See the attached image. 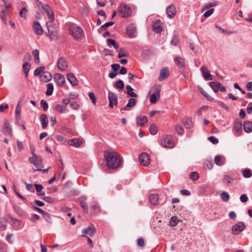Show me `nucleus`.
Here are the masks:
<instances>
[{"label":"nucleus","instance_id":"e2e57ef3","mask_svg":"<svg viewBox=\"0 0 252 252\" xmlns=\"http://www.w3.org/2000/svg\"><path fill=\"white\" fill-rule=\"evenodd\" d=\"M233 178L229 175H225L223 177V182L226 184H229L231 182Z\"/></svg>","mask_w":252,"mask_h":252},{"label":"nucleus","instance_id":"bb28decb","mask_svg":"<svg viewBox=\"0 0 252 252\" xmlns=\"http://www.w3.org/2000/svg\"><path fill=\"white\" fill-rule=\"evenodd\" d=\"M40 122L42 127L44 129L46 128L48 124V118L46 114H42L40 116Z\"/></svg>","mask_w":252,"mask_h":252},{"label":"nucleus","instance_id":"a878e982","mask_svg":"<svg viewBox=\"0 0 252 252\" xmlns=\"http://www.w3.org/2000/svg\"><path fill=\"white\" fill-rule=\"evenodd\" d=\"M158 198L159 197L157 194H151L149 196L150 202L154 205H156L159 203Z\"/></svg>","mask_w":252,"mask_h":252},{"label":"nucleus","instance_id":"1a4fd4ad","mask_svg":"<svg viewBox=\"0 0 252 252\" xmlns=\"http://www.w3.org/2000/svg\"><path fill=\"white\" fill-rule=\"evenodd\" d=\"M108 100L109 101V107L111 108L114 107V105L117 106L118 105V99L116 95L112 93L109 92L108 93Z\"/></svg>","mask_w":252,"mask_h":252},{"label":"nucleus","instance_id":"423d86ee","mask_svg":"<svg viewBox=\"0 0 252 252\" xmlns=\"http://www.w3.org/2000/svg\"><path fill=\"white\" fill-rule=\"evenodd\" d=\"M161 144L165 148H173L174 147V142L171 135H166L163 136L161 140Z\"/></svg>","mask_w":252,"mask_h":252},{"label":"nucleus","instance_id":"412c9836","mask_svg":"<svg viewBox=\"0 0 252 252\" xmlns=\"http://www.w3.org/2000/svg\"><path fill=\"white\" fill-rule=\"evenodd\" d=\"M67 79L68 81L70 82V83L73 86H76L78 84V80L73 73H68L67 75Z\"/></svg>","mask_w":252,"mask_h":252},{"label":"nucleus","instance_id":"603ef678","mask_svg":"<svg viewBox=\"0 0 252 252\" xmlns=\"http://www.w3.org/2000/svg\"><path fill=\"white\" fill-rule=\"evenodd\" d=\"M154 93L160 95V93L161 91V86L159 85H155L153 88Z\"/></svg>","mask_w":252,"mask_h":252},{"label":"nucleus","instance_id":"9d476101","mask_svg":"<svg viewBox=\"0 0 252 252\" xmlns=\"http://www.w3.org/2000/svg\"><path fill=\"white\" fill-rule=\"evenodd\" d=\"M58 68L61 71L66 70L68 66V64L66 59L64 57H61L58 61Z\"/></svg>","mask_w":252,"mask_h":252},{"label":"nucleus","instance_id":"a19ab883","mask_svg":"<svg viewBox=\"0 0 252 252\" xmlns=\"http://www.w3.org/2000/svg\"><path fill=\"white\" fill-rule=\"evenodd\" d=\"M107 44L109 46H113L116 49H117L119 48L118 44L113 39H108Z\"/></svg>","mask_w":252,"mask_h":252},{"label":"nucleus","instance_id":"4be33fe9","mask_svg":"<svg viewBox=\"0 0 252 252\" xmlns=\"http://www.w3.org/2000/svg\"><path fill=\"white\" fill-rule=\"evenodd\" d=\"M52 75L48 72H44L40 75V78L41 81L43 82H47L52 79Z\"/></svg>","mask_w":252,"mask_h":252},{"label":"nucleus","instance_id":"e433bc0d","mask_svg":"<svg viewBox=\"0 0 252 252\" xmlns=\"http://www.w3.org/2000/svg\"><path fill=\"white\" fill-rule=\"evenodd\" d=\"M129 55L128 52L123 48H120L118 55V58L127 57Z\"/></svg>","mask_w":252,"mask_h":252},{"label":"nucleus","instance_id":"09e8293b","mask_svg":"<svg viewBox=\"0 0 252 252\" xmlns=\"http://www.w3.org/2000/svg\"><path fill=\"white\" fill-rule=\"evenodd\" d=\"M137 103V100L134 98H131L128 100V102L127 104V106L129 108L134 107Z\"/></svg>","mask_w":252,"mask_h":252},{"label":"nucleus","instance_id":"4468645a","mask_svg":"<svg viewBox=\"0 0 252 252\" xmlns=\"http://www.w3.org/2000/svg\"><path fill=\"white\" fill-rule=\"evenodd\" d=\"M170 75V73L167 67L163 68L160 72L158 80L160 81L164 80Z\"/></svg>","mask_w":252,"mask_h":252},{"label":"nucleus","instance_id":"a18cd8bd","mask_svg":"<svg viewBox=\"0 0 252 252\" xmlns=\"http://www.w3.org/2000/svg\"><path fill=\"white\" fill-rule=\"evenodd\" d=\"M184 126L187 128H190L193 126V123L190 119H187L184 121Z\"/></svg>","mask_w":252,"mask_h":252},{"label":"nucleus","instance_id":"37998d69","mask_svg":"<svg viewBox=\"0 0 252 252\" xmlns=\"http://www.w3.org/2000/svg\"><path fill=\"white\" fill-rule=\"evenodd\" d=\"M47 89L46 92V94L49 96L52 94L54 90V87L52 84L48 83L47 85Z\"/></svg>","mask_w":252,"mask_h":252},{"label":"nucleus","instance_id":"680f3d73","mask_svg":"<svg viewBox=\"0 0 252 252\" xmlns=\"http://www.w3.org/2000/svg\"><path fill=\"white\" fill-rule=\"evenodd\" d=\"M221 199L225 202H227L229 199V195L228 193L226 192H223L221 195Z\"/></svg>","mask_w":252,"mask_h":252},{"label":"nucleus","instance_id":"0eeeda50","mask_svg":"<svg viewBox=\"0 0 252 252\" xmlns=\"http://www.w3.org/2000/svg\"><path fill=\"white\" fill-rule=\"evenodd\" d=\"M139 161L142 165L147 166L151 162L150 157L147 153H142L139 157Z\"/></svg>","mask_w":252,"mask_h":252},{"label":"nucleus","instance_id":"20e7f679","mask_svg":"<svg viewBox=\"0 0 252 252\" xmlns=\"http://www.w3.org/2000/svg\"><path fill=\"white\" fill-rule=\"evenodd\" d=\"M29 161L30 163L33 164L35 167L34 169V171H36L41 170V168L43 167L42 165V159L40 156H36L33 152H32V157L29 158Z\"/></svg>","mask_w":252,"mask_h":252},{"label":"nucleus","instance_id":"c756f323","mask_svg":"<svg viewBox=\"0 0 252 252\" xmlns=\"http://www.w3.org/2000/svg\"><path fill=\"white\" fill-rule=\"evenodd\" d=\"M68 144L70 145L78 148L80 147L82 144V141L77 138H74L69 140Z\"/></svg>","mask_w":252,"mask_h":252},{"label":"nucleus","instance_id":"7ed1b4c3","mask_svg":"<svg viewBox=\"0 0 252 252\" xmlns=\"http://www.w3.org/2000/svg\"><path fill=\"white\" fill-rule=\"evenodd\" d=\"M118 13L121 17L127 18L131 15L132 9L126 4L122 3L119 5Z\"/></svg>","mask_w":252,"mask_h":252},{"label":"nucleus","instance_id":"c85d7f7f","mask_svg":"<svg viewBox=\"0 0 252 252\" xmlns=\"http://www.w3.org/2000/svg\"><path fill=\"white\" fill-rule=\"evenodd\" d=\"M147 123L148 119L145 116L139 117L137 118V125L138 126H142Z\"/></svg>","mask_w":252,"mask_h":252},{"label":"nucleus","instance_id":"473e14b6","mask_svg":"<svg viewBox=\"0 0 252 252\" xmlns=\"http://www.w3.org/2000/svg\"><path fill=\"white\" fill-rule=\"evenodd\" d=\"M126 94L131 97H137V94L133 92V89L129 85L126 86Z\"/></svg>","mask_w":252,"mask_h":252},{"label":"nucleus","instance_id":"6ab92c4d","mask_svg":"<svg viewBox=\"0 0 252 252\" xmlns=\"http://www.w3.org/2000/svg\"><path fill=\"white\" fill-rule=\"evenodd\" d=\"M3 130L4 132L7 135L12 134V128L8 123V121L6 119H4L3 124Z\"/></svg>","mask_w":252,"mask_h":252},{"label":"nucleus","instance_id":"de8ad7c7","mask_svg":"<svg viewBox=\"0 0 252 252\" xmlns=\"http://www.w3.org/2000/svg\"><path fill=\"white\" fill-rule=\"evenodd\" d=\"M179 42V36L175 34L173 36L172 39L170 41V43L172 45L177 46V44H178Z\"/></svg>","mask_w":252,"mask_h":252},{"label":"nucleus","instance_id":"f8f14e48","mask_svg":"<svg viewBox=\"0 0 252 252\" xmlns=\"http://www.w3.org/2000/svg\"><path fill=\"white\" fill-rule=\"evenodd\" d=\"M42 8L46 12L48 18L50 19V21L53 22L55 20L54 13L49 5L48 4L43 5Z\"/></svg>","mask_w":252,"mask_h":252},{"label":"nucleus","instance_id":"8fccbe9b","mask_svg":"<svg viewBox=\"0 0 252 252\" xmlns=\"http://www.w3.org/2000/svg\"><path fill=\"white\" fill-rule=\"evenodd\" d=\"M80 205L83 209L84 213L88 214L89 212L88 207L87 203L84 201H81L80 202Z\"/></svg>","mask_w":252,"mask_h":252},{"label":"nucleus","instance_id":"2eb2a0df","mask_svg":"<svg viewBox=\"0 0 252 252\" xmlns=\"http://www.w3.org/2000/svg\"><path fill=\"white\" fill-rule=\"evenodd\" d=\"M163 23L159 21H156L153 25V28L155 32L160 33L163 31Z\"/></svg>","mask_w":252,"mask_h":252},{"label":"nucleus","instance_id":"393cba45","mask_svg":"<svg viewBox=\"0 0 252 252\" xmlns=\"http://www.w3.org/2000/svg\"><path fill=\"white\" fill-rule=\"evenodd\" d=\"M91 210L93 214H97L100 212V206L96 202H93L91 207Z\"/></svg>","mask_w":252,"mask_h":252},{"label":"nucleus","instance_id":"ea45409f","mask_svg":"<svg viewBox=\"0 0 252 252\" xmlns=\"http://www.w3.org/2000/svg\"><path fill=\"white\" fill-rule=\"evenodd\" d=\"M55 109L57 111H58L61 113H63L65 112V111L66 110V106H63V105H62L60 104H57L55 106Z\"/></svg>","mask_w":252,"mask_h":252},{"label":"nucleus","instance_id":"c03bdc74","mask_svg":"<svg viewBox=\"0 0 252 252\" xmlns=\"http://www.w3.org/2000/svg\"><path fill=\"white\" fill-rule=\"evenodd\" d=\"M34 186L36 189V192L38 195H43L45 194V192H41V190L43 189V187L40 184H34Z\"/></svg>","mask_w":252,"mask_h":252},{"label":"nucleus","instance_id":"5701e85b","mask_svg":"<svg viewBox=\"0 0 252 252\" xmlns=\"http://www.w3.org/2000/svg\"><path fill=\"white\" fill-rule=\"evenodd\" d=\"M174 61L179 67H183L185 66V61L183 58L180 56L176 57L174 58Z\"/></svg>","mask_w":252,"mask_h":252},{"label":"nucleus","instance_id":"338daca9","mask_svg":"<svg viewBox=\"0 0 252 252\" xmlns=\"http://www.w3.org/2000/svg\"><path fill=\"white\" fill-rule=\"evenodd\" d=\"M89 96L90 98L92 100L93 103L94 104H95L96 102V99L95 98L94 93L92 92L89 93Z\"/></svg>","mask_w":252,"mask_h":252},{"label":"nucleus","instance_id":"3c124183","mask_svg":"<svg viewBox=\"0 0 252 252\" xmlns=\"http://www.w3.org/2000/svg\"><path fill=\"white\" fill-rule=\"evenodd\" d=\"M175 130H176V133L178 134V135H182L184 134V128H183V127L180 125H177L176 126H175Z\"/></svg>","mask_w":252,"mask_h":252},{"label":"nucleus","instance_id":"b1692460","mask_svg":"<svg viewBox=\"0 0 252 252\" xmlns=\"http://www.w3.org/2000/svg\"><path fill=\"white\" fill-rule=\"evenodd\" d=\"M214 161L218 166H221L225 163V158L221 156L217 155L215 157Z\"/></svg>","mask_w":252,"mask_h":252},{"label":"nucleus","instance_id":"5fc2aeb1","mask_svg":"<svg viewBox=\"0 0 252 252\" xmlns=\"http://www.w3.org/2000/svg\"><path fill=\"white\" fill-rule=\"evenodd\" d=\"M213 167V163L212 161L206 160L204 162V168L208 169H212Z\"/></svg>","mask_w":252,"mask_h":252},{"label":"nucleus","instance_id":"2f4dec72","mask_svg":"<svg viewBox=\"0 0 252 252\" xmlns=\"http://www.w3.org/2000/svg\"><path fill=\"white\" fill-rule=\"evenodd\" d=\"M234 128L237 132L240 134L242 129L241 122L239 121H235L234 123Z\"/></svg>","mask_w":252,"mask_h":252},{"label":"nucleus","instance_id":"49530a36","mask_svg":"<svg viewBox=\"0 0 252 252\" xmlns=\"http://www.w3.org/2000/svg\"><path fill=\"white\" fill-rule=\"evenodd\" d=\"M149 130L150 131V133L152 135H155L158 132V127L155 124H152L150 127H149Z\"/></svg>","mask_w":252,"mask_h":252},{"label":"nucleus","instance_id":"13d9d810","mask_svg":"<svg viewBox=\"0 0 252 252\" xmlns=\"http://www.w3.org/2000/svg\"><path fill=\"white\" fill-rule=\"evenodd\" d=\"M190 179L193 181H196L199 178V174L196 172H192L190 174Z\"/></svg>","mask_w":252,"mask_h":252},{"label":"nucleus","instance_id":"bf43d9fd","mask_svg":"<svg viewBox=\"0 0 252 252\" xmlns=\"http://www.w3.org/2000/svg\"><path fill=\"white\" fill-rule=\"evenodd\" d=\"M27 15V9L26 7H23L20 12V15L21 17L26 18Z\"/></svg>","mask_w":252,"mask_h":252},{"label":"nucleus","instance_id":"cd10ccee","mask_svg":"<svg viewBox=\"0 0 252 252\" xmlns=\"http://www.w3.org/2000/svg\"><path fill=\"white\" fill-rule=\"evenodd\" d=\"M8 15V10L2 9L0 11V17L2 22L7 25V16Z\"/></svg>","mask_w":252,"mask_h":252},{"label":"nucleus","instance_id":"9b49d317","mask_svg":"<svg viewBox=\"0 0 252 252\" xmlns=\"http://www.w3.org/2000/svg\"><path fill=\"white\" fill-rule=\"evenodd\" d=\"M54 79L57 84L60 87H63L65 82V79L63 75L60 73H57L54 75Z\"/></svg>","mask_w":252,"mask_h":252},{"label":"nucleus","instance_id":"69168bd1","mask_svg":"<svg viewBox=\"0 0 252 252\" xmlns=\"http://www.w3.org/2000/svg\"><path fill=\"white\" fill-rule=\"evenodd\" d=\"M2 1L4 4L5 8L4 9L8 10L11 7V3L8 0H2Z\"/></svg>","mask_w":252,"mask_h":252},{"label":"nucleus","instance_id":"c9c22d12","mask_svg":"<svg viewBox=\"0 0 252 252\" xmlns=\"http://www.w3.org/2000/svg\"><path fill=\"white\" fill-rule=\"evenodd\" d=\"M22 104V101L21 100H19L18 101V104H17L16 108L15 113H16V117H19L20 116Z\"/></svg>","mask_w":252,"mask_h":252},{"label":"nucleus","instance_id":"6e6552de","mask_svg":"<svg viewBox=\"0 0 252 252\" xmlns=\"http://www.w3.org/2000/svg\"><path fill=\"white\" fill-rule=\"evenodd\" d=\"M245 228L244 223L242 222H239L232 226L231 233L233 235H237Z\"/></svg>","mask_w":252,"mask_h":252},{"label":"nucleus","instance_id":"052dcab7","mask_svg":"<svg viewBox=\"0 0 252 252\" xmlns=\"http://www.w3.org/2000/svg\"><path fill=\"white\" fill-rule=\"evenodd\" d=\"M41 106L43 108L44 111H46L48 108V103L44 100V99L41 100Z\"/></svg>","mask_w":252,"mask_h":252},{"label":"nucleus","instance_id":"f03ea898","mask_svg":"<svg viewBox=\"0 0 252 252\" xmlns=\"http://www.w3.org/2000/svg\"><path fill=\"white\" fill-rule=\"evenodd\" d=\"M68 33L76 41L82 40L85 37V33L83 29L75 24L68 25Z\"/></svg>","mask_w":252,"mask_h":252},{"label":"nucleus","instance_id":"4d7b16f0","mask_svg":"<svg viewBox=\"0 0 252 252\" xmlns=\"http://www.w3.org/2000/svg\"><path fill=\"white\" fill-rule=\"evenodd\" d=\"M177 217L176 216L172 217L169 222V224L171 226H175L177 224Z\"/></svg>","mask_w":252,"mask_h":252},{"label":"nucleus","instance_id":"39448f33","mask_svg":"<svg viewBox=\"0 0 252 252\" xmlns=\"http://www.w3.org/2000/svg\"><path fill=\"white\" fill-rule=\"evenodd\" d=\"M53 22L52 21L47 22L46 25L51 38L53 40H57L58 39V33L56 28Z\"/></svg>","mask_w":252,"mask_h":252},{"label":"nucleus","instance_id":"774afa93","mask_svg":"<svg viewBox=\"0 0 252 252\" xmlns=\"http://www.w3.org/2000/svg\"><path fill=\"white\" fill-rule=\"evenodd\" d=\"M43 216L44 218V219L49 222H51V218L50 216V215L44 211V213H43Z\"/></svg>","mask_w":252,"mask_h":252},{"label":"nucleus","instance_id":"dca6fc26","mask_svg":"<svg viewBox=\"0 0 252 252\" xmlns=\"http://www.w3.org/2000/svg\"><path fill=\"white\" fill-rule=\"evenodd\" d=\"M200 69L202 71L203 76L206 80H212L210 72L208 70L207 66L203 65L201 67Z\"/></svg>","mask_w":252,"mask_h":252},{"label":"nucleus","instance_id":"58836bf2","mask_svg":"<svg viewBox=\"0 0 252 252\" xmlns=\"http://www.w3.org/2000/svg\"><path fill=\"white\" fill-rule=\"evenodd\" d=\"M31 65L30 63H25L23 65V71L26 75V77H28V72L30 69Z\"/></svg>","mask_w":252,"mask_h":252},{"label":"nucleus","instance_id":"0e129e2a","mask_svg":"<svg viewBox=\"0 0 252 252\" xmlns=\"http://www.w3.org/2000/svg\"><path fill=\"white\" fill-rule=\"evenodd\" d=\"M218 4V1H215L211 3H208L207 4L206 6L203 9V10L205 9H208L209 8L211 7H213L217 5Z\"/></svg>","mask_w":252,"mask_h":252},{"label":"nucleus","instance_id":"aec40b11","mask_svg":"<svg viewBox=\"0 0 252 252\" xmlns=\"http://www.w3.org/2000/svg\"><path fill=\"white\" fill-rule=\"evenodd\" d=\"M136 33V29L133 25L128 26L126 29V33L130 37H134Z\"/></svg>","mask_w":252,"mask_h":252},{"label":"nucleus","instance_id":"6e6d98bb","mask_svg":"<svg viewBox=\"0 0 252 252\" xmlns=\"http://www.w3.org/2000/svg\"><path fill=\"white\" fill-rule=\"evenodd\" d=\"M44 67H37L36 69H35L34 71V75L35 76L40 75L42 73H43L44 72Z\"/></svg>","mask_w":252,"mask_h":252},{"label":"nucleus","instance_id":"79ce46f5","mask_svg":"<svg viewBox=\"0 0 252 252\" xmlns=\"http://www.w3.org/2000/svg\"><path fill=\"white\" fill-rule=\"evenodd\" d=\"M160 95L155 94H152L150 96V101L152 104H155L157 102L158 98H159Z\"/></svg>","mask_w":252,"mask_h":252},{"label":"nucleus","instance_id":"f704fd0d","mask_svg":"<svg viewBox=\"0 0 252 252\" xmlns=\"http://www.w3.org/2000/svg\"><path fill=\"white\" fill-rule=\"evenodd\" d=\"M209 85L215 92H217L219 91L220 83L219 82H211L209 83Z\"/></svg>","mask_w":252,"mask_h":252},{"label":"nucleus","instance_id":"f257e3e1","mask_svg":"<svg viewBox=\"0 0 252 252\" xmlns=\"http://www.w3.org/2000/svg\"><path fill=\"white\" fill-rule=\"evenodd\" d=\"M104 158L106 165L109 169H116L121 164L122 160L120 155L114 151H106L104 152Z\"/></svg>","mask_w":252,"mask_h":252},{"label":"nucleus","instance_id":"f3484780","mask_svg":"<svg viewBox=\"0 0 252 252\" xmlns=\"http://www.w3.org/2000/svg\"><path fill=\"white\" fill-rule=\"evenodd\" d=\"M33 30L35 33L38 35H41L43 33V30L40 25V24L37 22H35L33 24Z\"/></svg>","mask_w":252,"mask_h":252},{"label":"nucleus","instance_id":"a211bd4d","mask_svg":"<svg viewBox=\"0 0 252 252\" xmlns=\"http://www.w3.org/2000/svg\"><path fill=\"white\" fill-rule=\"evenodd\" d=\"M95 233V229L94 227L92 225V226H89L86 229H83L82 230V233L85 235H89L90 237H93Z\"/></svg>","mask_w":252,"mask_h":252},{"label":"nucleus","instance_id":"ddd939ff","mask_svg":"<svg viewBox=\"0 0 252 252\" xmlns=\"http://www.w3.org/2000/svg\"><path fill=\"white\" fill-rule=\"evenodd\" d=\"M166 12L170 18H173L176 14V8L175 5L171 4L166 8Z\"/></svg>","mask_w":252,"mask_h":252},{"label":"nucleus","instance_id":"7c9ffc66","mask_svg":"<svg viewBox=\"0 0 252 252\" xmlns=\"http://www.w3.org/2000/svg\"><path fill=\"white\" fill-rule=\"evenodd\" d=\"M244 129L247 133L252 131V122L251 121H245L243 124Z\"/></svg>","mask_w":252,"mask_h":252},{"label":"nucleus","instance_id":"72a5a7b5","mask_svg":"<svg viewBox=\"0 0 252 252\" xmlns=\"http://www.w3.org/2000/svg\"><path fill=\"white\" fill-rule=\"evenodd\" d=\"M243 176L245 178H250L252 176V171L251 169L246 168L241 171Z\"/></svg>","mask_w":252,"mask_h":252},{"label":"nucleus","instance_id":"4c0bfd02","mask_svg":"<svg viewBox=\"0 0 252 252\" xmlns=\"http://www.w3.org/2000/svg\"><path fill=\"white\" fill-rule=\"evenodd\" d=\"M32 55L34 57L35 63H39L40 62L39 60V52L38 50L35 49L32 52Z\"/></svg>","mask_w":252,"mask_h":252},{"label":"nucleus","instance_id":"864d4df0","mask_svg":"<svg viewBox=\"0 0 252 252\" xmlns=\"http://www.w3.org/2000/svg\"><path fill=\"white\" fill-rule=\"evenodd\" d=\"M115 87L117 89H123L124 88V83L122 80H119L115 83Z\"/></svg>","mask_w":252,"mask_h":252}]
</instances>
